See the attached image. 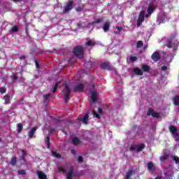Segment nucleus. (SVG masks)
I'll list each match as a JSON object with an SVG mask.
<instances>
[{
    "label": "nucleus",
    "mask_w": 179,
    "mask_h": 179,
    "mask_svg": "<svg viewBox=\"0 0 179 179\" xmlns=\"http://www.w3.org/2000/svg\"><path fill=\"white\" fill-rule=\"evenodd\" d=\"M73 52L77 58L82 59L85 55V48L83 46H76L73 50Z\"/></svg>",
    "instance_id": "obj_1"
},
{
    "label": "nucleus",
    "mask_w": 179,
    "mask_h": 179,
    "mask_svg": "<svg viewBox=\"0 0 179 179\" xmlns=\"http://www.w3.org/2000/svg\"><path fill=\"white\" fill-rule=\"evenodd\" d=\"M173 40H174V37H173V36L170 37L167 40L166 45L168 48H171L172 47H174V45H175L174 50H176V48L178 47V45L179 44L178 41H173Z\"/></svg>",
    "instance_id": "obj_2"
},
{
    "label": "nucleus",
    "mask_w": 179,
    "mask_h": 179,
    "mask_svg": "<svg viewBox=\"0 0 179 179\" xmlns=\"http://www.w3.org/2000/svg\"><path fill=\"white\" fill-rule=\"evenodd\" d=\"M169 131H170L171 134H172L173 137L176 141V142H178L179 141V134H178V132H177L176 127L173 125H170Z\"/></svg>",
    "instance_id": "obj_3"
},
{
    "label": "nucleus",
    "mask_w": 179,
    "mask_h": 179,
    "mask_svg": "<svg viewBox=\"0 0 179 179\" xmlns=\"http://www.w3.org/2000/svg\"><path fill=\"white\" fill-rule=\"evenodd\" d=\"M71 87H69V86H68V85H66L65 86V90H64V101L66 103H68L69 101V96L71 95Z\"/></svg>",
    "instance_id": "obj_4"
},
{
    "label": "nucleus",
    "mask_w": 179,
    "mask_h": 179,
    "mask_svg": "<svg viewBox=\"0 0 179 179\" xmlns=\"http://www.w3.org/2000/svg\"><path fill=\"white\" fill-rule=\"evenodd\" d=\"M73 8V1H69L66 6L64 7L63 13H68L70 10H72Z\"/></svg>",
    "instance_id": "obj_5"
},
{
    "label": "nucleus",
    "mask_w": 179,
    "mask_h": 179,
    "mask_svg": "<svg viewBox=\"0 0 179 179\" xmlns=\"http://www.w3.org/2000/svg\"><path fill=\"white\" fill-rule=\"evenodd\" d=\"M136 174V170L129 169V171L126 173V176L124 179H131L132 176H135Z\"/></svg>",
    "instance_id": "obj_6"
},
{
    "label": "nucleus",
    "mask_w": 179,
    "mask_h": 179,
    "mask_svg": "<svg viewBox=\"0 0 179 179\" xmlns=\"http://www.w3.org/2000/svg\"><path fill=\"white\" fill-rule=\"evenodd\" d=\"M100 69H104L106 71H111V66L109 63L104 62L100 65Z\"/></svg>",
    "instance_id": "obj_7"
},
{
    "label": "nucleus",
    "mask_w": 179,
    "mask_h": 179,
    "mask_svg": "<svg viewBox=\"0 0 179 179\" xmlns=\"http://www.w3.org/2000/svg\"><path fill=\"white\" fill-rule=\"evenodd\" d=\"M85 89V85L82 83H80L75 86L74 87V92L76 93L78 92H83Z\"/></svg>",
    "instance_id": "obj_8"
},
{
    "label": "nucleus",
    "mask_w": 179,
    "mask_h": 179,
    "mask_svg": "<svg viewBox=\"0 0 179 179\" xmlns=\"http://www.w3.org/2000/svg\"><path fill=\"white\" fill-rule=\"evenodd\" d=\"M151 58L155 62H157V61H159V59L161 58L160 53H159V52H155L152 55Z\"/></svg>",
    "instance_id": "obj_9"
},
{
    "label": "nucleus",
    "mask_w": 179,
    "mask_h": 179,
    "mask_svg": "<svg viewBox=\"0 0 179 179\" xmlns=\"http://www.w3.org/2000/svg\"><path fill=\"white\" fill-rule=\"evenodd\" d=\"M78 120L83 122V124H89V113L85 114L83 117H78Z\"/></svg>",
    "instance_id": "obj_10"
},
{
    "label": "nucleus",
    "mask_w": 179,
    "mask_h": 179,
    "mask_svg": "<svg viewBox=\"0 0 179 179\" xmlns=\"http://www.w3.org/2000/svg\"><path fill=\"white\" fill-rule=\"evenodd\" d=\"M155 10L156 8H155V5L153 3H150L147 9V12L148 15H152V13H153V12H155Z\"/></svg>",
    "instance_id": "obj_11"
},
{
    "label": "nucleus",
    "mask_w": 179,
    "mask_h": 179,
    "mask_svg": "<svg viewBox=\"0 0 179 179\" xmlns=\"http://www.w3.org/2000/svg\"><path fill=\"white\" fill-rule=\"evenodd\" d=\"M67 174L66 176V179H72L73 177V166L70 167V171L66 172Z\"/></svg>",
    "instance_id": "obj_12"
},
{
    "label": "nucleus",
    "mask_w": 179,
    "mask_h": 179,
    "mask_svg": "<svg viewBox=\"0 0 179 179\" xmlns=\"http://www.w3.org/2000/svg\"><path fill=\"white\" fill-rule=\"evenodd\" d=\"M132 71L134 73H136V75H138L139 76H142L143 75V71H142V69H140L138 67L133 69Z\"/></svg>",
    "instance_id": "obj_13"
},
{
    "label": "nucleus",
    "mask_w": 179,
    "mask_h": 179,
    "mask_svg": "<svg viewBox=\"0 0 179 179\" xmlns=\"http://www.w3.org/2000/svg\"><path fill=\"white\" fill-rule=\"evenodd\" d=\"M36 131H37V127H33V128L30 130V131H29V136L30 138H36V136H34V134H36Z\"/></svg>",
    "instance_id": "obj_14"
},
{
    "label": "nucleus",
    "mask_w": 179,
    "mask_h": 179,
    "mask_svg": "<svg viewBox=\"0 0 179 179\" xmlns=\"http://www.w3.org/2000/svg\"><path fill=\"white\" fill-rule=\"evenodd\" d=\"M103 30L105 33H107L110 30V22H106L103 24Z\"/></svg>",
    "instance_id": "obj_15"
},
{
    "label": "nucleus",
    "mask_w": 179,
    "mask_h": 179,
    "mask_svg": "<svg viewBox=\"0 0 179 179\" xmlns=\"http://www.w3.org/2000/svg\"><path fill=\"white\" fill-rule=\"evenodd\" d=\"M91 99L92 100L93 103H96L97 101V92L96 91L91 92Z\"/></svg>",
    "instance_id": "obj_16"
},
{
    "label": "nucleus",
    "mask_w": 179,
    "mask_h": 179,
    "mask_svg": "<svg viewBox=\"0 0 179 179\" xmlns=\"http://www.w3.org/2000/svg\"><path fill=\"white\" fill-rule=\"evenodd\" d=\"M148 170L150 172L153 171V169H155V164L152 162H149L147 164Z\"/></svg>",
    "instance_id": "obj_17"
},
{
    "label": "nucleus",
    "mask_w": 179,
    "mask_h": 179,
    "mask_svg": "<svg viewBox=\"0 0 179 179\" xmlns=\"http://www.w3.org/2000/svg\"><path fill=\"white\" fill-rule=\"evenodd\" d=\"M37 175L39 179H47V175L43 171H38Z\"/></svg>",
    "instance_id": "obj_18"
},
{
    "label": "nucleus",
    "mask_w": 179,
    "mask_h": 179,
    "mask_svg": "<svg viewBox=\"0 0 179 179\" xmlns=\"http://www.w3.org/2000/svg\"><path fill=\"white\" fill-rule=\"evenodd\" d=\"M5 104H10V96L9 94H6L4 96Z\"/></svg>",
    "instance_id": "obj_19"
},
{
    "label": "nucleus",
    "mask_w": 179,
    "mask_h": 179,
    "mask_svg": "<svg viewBox=\"0 0 179 179\" xmlns=\"http://www.w3.org/2000/svg\"><path fill=\"white\" fill-rule=\"evenodd\" d=\"M138 20L145 22V11H141L138 16Z\"/></svg>",
    "instance_id": "obj_20"
},
{
    "label": "nucleus",
    "mask_w": 179,
    "mask_h": 179,
    "mask_svg": "<svg viewBox=\"0 0 179 179\" xmlns=\"http://www.w3.org/2000/svg\"><path fill=\"white\" fill-rule=\"evenodd\" d=\"M85 45L88 47H94V45H96V43L93 42L92 40H90L86 42Z\"/></svg>",
    "instance_id": "obj_21"
},
{
    "label": "nucleus",
    "mask_w": 179,
    "mask_h": 179,
    "mask_svg": "<svg viewBox=\"0 0 179 179\" xmlns=\"http://www.w3.org/2000/svg\"><path fill=\"white\" fill-rule=\"evenodd\" d=\"M145 148V144H141L136 147V150L137 152H142V150H143Z\"/></svg>",
    "instance_id": "obj_22"
},
{
    "label": "nucleus",
    "mask_w": 179,
    "mask_h": 179,
    "mask_svg": "<svg viewBox=\"0 0 179 179\" xmlns=\"http://www.w3.org/2000/svg\"><path fill=\"white\" fill-rule=\"evenodd\" d=\"M142 69L143 72H149V71H150V67L148 65L143 64L142 66Z\"/></svg>",
    "instance_id": "obj_23"
},
{
    "label": "nucleus",
    "mask_w": 179,
    "mask_h": 179,
    "mask_svg": "<svg viewBox=\"0 0 179 179\" xmlns=\"http://www.w3.org/2000/svg\"><path fill=\"white\" fill-rule=\"evenodd\" d=\"M72 143H73V145H79V143H80V140H79V138L76 137V138H73Z\"/></svg>",
    "instance_id": "obj_24"
},
{
    "label": "nucleus",
    "mask_w": 179,
    "mask_h": 179,
    "mask_svg": "<svg viewBox=\"0 0 179 179\" xmlns=\"http://www.w3.org/2000/svg\"><path fill=\"white\" fill-rule=\"evenodd\" d=\"M22 131H23V125L22 124V123H19L17 124V132L18 134H20V132H22Z\"/></svg>",
    "instance_id": "obj_25"
},
{
    "label": "nucleus",
    "mask_w": 179,
    "mask_h": 179,
    "mask_svg": "<svg viewBox=\"0 0 179 179\" xmlns=\"http://www.w3.org/2000/svg\"><path fill=\"white\" fill-rule=\"evenodd\" d=\"M173 104L175 106H179V96H176L173 99Z\"/></svg>",
    "instance_id": "obj_26"
},
{
    "label": "nucleus",
    "mask_w": 179,
    "mask_h": 179,
    "mask_svg": "<svg viewBox=\"0 0 179 179\" xmlns=\"http://www.w3.org/2000/svg\"><path fill=\"white\" fill-rule=\"evenodd\" d=\"M16 163H17V158L13 157L10 161V164L12 166H16Z\"/></svg>",
    "instance_id": "obj_27"
},
{
    "label": "nucleus",
    "mask_w": 179,
    "mask_h": 179,
    "mask_svg": "<svg viewBox=\"0 0 179 179\" xmlns=\"http://www.w3.org/2000/svg\"><path fill=\"white\" fill-rule=\"evenodd\" d=\"M58 171L59 173H68V171H66V169H65V168H64V166H59L58 168Z\"/></svg>",
    "instance_id": "obj_28"
},
{
    "label": "nucleus",
    "mask_w": 179,
    "mask_h": 179,
    "mask_svg": "<svg viewBox=\"0 0 179 179\" xmlns=\"http://www.w3.org/2000/svg\"><path fill=\"white\" fill-rule=\"evenodd\" d=\"M45 142L46 143L47 145V148L50 149V136H48L45 139Z\"/></svg>",
    "instance_id": "obj_29"
},
{
    "label": "nucleus",
    "mask_w": 179,
    "mask_h": 179,
    "mask_svg": "<svg viewBox=\"0 0 179 179\" xmlns=\"http://www.w3.org/2000/svg\"><path fill=\"white\" fill-rule=\"evenodd\" d=\"M59 83H61V81L57 82L55 84L53 90H52V93H55V92H57V90H58V85H59Z\"/></svg>",
    "instance_id": "obj_30"
},
{
    "label": "nucleus",
    "mask_w": 179,
    "mask_h": 179,
    "mask_svg": "<svg viewBox=\"0 0 179 179\" xmlns=\"http://www.w3.org/2000/svg\"><path fill=\"white\" fill-rule=\"evenodd\" d=\"M171 158L174 160L176 164H179V157L178 156H171Z\"/></svg>",
    "instance_id": "obj_31"
},
{
    "label": "nucleus",
    "mask_w": 179,
    "mask_h": 179,
    "mask_svg": "<svg viewBox=\"0 0 179 179\" xmlns=\"http://www.w3.org/2000/svg\"><path fill=\"white\" fill-rule=\"evenodd\" d=\"M21 152L22 153L21 156V159L24 162V160H26V150H22Z\"/></svg>",
    "instance_id": "obj_32"
},
{
    "label": "nucleus",
    "mask_w": 179,
    "mask_h": 179,
    "mask_svg": "<svg viewBox=\"0 0 179 179\" xmlns=\"http://www.w3.org/2000/svg\"><path fill=\"white\" fill-rule=\"evenodd\" d=\"M10 31L11 33H17V31H19V28L17 26H14L12 27Z\"/></svg>",
    "instance_id": "obj_33"
},
{
    "label": "nucleus",
    "mask_w": 179,
    "mask_h": 179,
    "mask_svg": "<svg viewBox=\"0 0 179 179\" xmlns=\"http://www.w3.org/2000/svg\"><path fill=\"white\" fill-rule=\"evenodd\" d=\"M52 155L57 159H60L61 155L55 151L52 152Z\"/></svg>",
    "instance_id": "obj_34"
},
{
    "label": "nucleus",
    "mask_w": 179,
    "mask_h": 179,
    "mask_svg": "<svg viewBox=\"0 0 179 179\" xmlns=\"http://www.w3.org/2000/svg\"><path fill=\"white\" fill-rule=\"evenodd\" d=\"M141 47H143V41H138L137 42L136 48H141Z\"/></svg>",
    "instance_id": "obj_35"
},
{
    "label": "nucleus",
    "mask_w": 179,
    "mask_h": 179,
    "mask_svg": "<svg viewBox=\"0 0 179 179\" xmlns=\"http://www.w3.org/2000/svg\"><path fill=\"white\" fill-rule=\"evenodd\" d=\"M167 159H169V155H164L160 157L161 162H164L165 160H167Z\"/></svg>",
    "instance_id": "obj_36"
},
{
    "label": "nucleus",
    "mask_w": 179,
    "mask_h": 179,
    "mask_svg": "<svg viewBox=\"0 0 179 179\" xmlns=\"http://www.w3.org/2000/svg\"><path fill=\"white\" fill-rule=\"evenodd\" d=\"M50 96H51L50 94H47L44 95V96H43L44 101L45 102L47 101L50 99Z\"/></svg>",
    "instance_id": "obj_37"
},
{
    "label": "nucleus",
    "mask_w": 179,
    "mask_h": 179,
    "mask_svg": "<svg viewBox=\"0 0 179 179\" xmlns=\"http://www.w3.org/2000/svg\"><path fill=\"white\" fill-rule=\"evenodd\" d=\"M6 92V88L5 87H1L0 88V93L1 94H3V93Z\"/></svg>",
    "instance_id": "obj_38"
},
{
    "label": "nucleus",
    "mask_w": 179,
    "mask_h": 179,
    "mask_svg": "<svg viewBox=\"0 0 179 179\" xmlns=\"http://www.w3.org/2000/svg\"><path fill=\"white\" fill-rule=\"evenodd\" d=\"M153 113H155V111H153V109L149 108L147 113V115L148 116L152 115Z\"/></svg>",
    "instance_id": "obj_39"
},
{
    "label": "nucleus",
    "mask_w": 179,
    "mask_h": 179,
    "mask_svg": "<svg viewBox=\"0 0 179 179\" xmlns=\"http://www.w3.org/2000/svg\"><path fill=\"white\" fill-rule=\"evenodd\" d=\"M142 23H143V21L142 20H137V27H141L142 26Z\"/></svg>",
    "instance_id": "obj_40"
},
{
    "label": "nucleus",
    "mask_w": 179,
    "mask_h": 179,
    "mask_svg": "<svg viewBox=\"0 0 179 179\" xmlns=\"http://www.w3.org/2000/svg\"><path fill=\"white\" fill-rule=\"evenodd\" d=\"M92 114L94 115L96 118H100V115L99 113H96V110H92Z\"/></svg>",
    "instance_id": "obj_41"
},
{
    "label": "nucleus",
    "mask_w": 179,
    "mask_h": 179,
    "mask_svg": "<svg viewBox=\"0 0 179 179\" xmlns=\"http://www.w3.org/2000/svg\"><path fill=\"white\" fill-rule=\"evenodd\" d=\"M18 174L20 175V176H24V174H26V171H24V170H20V171H18Z\"/></svg>",
    "instance_id": "obj_42"
},
{
    "label": "nucleus",
    "mask_w": 179,
    "mask_h": 179,
    "mask_svg": "<svg viewBox=\"0 0 179 179\" xmlns=\"http://www.w3.org/2000/svg\"><path fill=\"white\" fill-rule=\"evenodd\" d=\"M35 65L37 69L40 68V64H38V60L37 59V57H35Z\"/></svg>",
    "instance_id": "obj_43"
},
{
    "label": "nucleus",
    "mask_w": 179,
    "mask_h": 179,
    "mask_svg": "<svg viewBox=\"0 0 179 179\" xmlns=\"http://www.w3.org/2000/svg\"><path fill=\"white\" fill-rule=\"evenodd\" d=\"M136 59H138V58L136 57H135V56L130 57L131 62H135V61H136Z\"/></svg>",
    "instance_id": "obj_44"
},
{
    "label": "nucleus",
    "mask_w": 179,
    "mask_h": 179,
    "mask_svg": "<svg viewBox=\"0 0 179 179\" xmlns=\"http://www.w3.org/2000/svg\"><path fill=\"white\" fill-rule=\"evenodd\" d=\"M152 116L154 117V118H159V114L157 112H153Z\"/></svg>",
    "instance_id": "obj_45"
},
{
    "label": "nucleus",
    "mask_w": 179,
    "mask_h": 179,
    "mask_svg": "<svg viewBox=\"0 0 179 179\" xmlns=\"http://www.w3.org/2000/svg\"><path fill=\"white\" fill-rule=\"evenodd\" d=\"M78 163H83V157L78 156Z\"/></svg>",
    "instance_id": "obj_46"
},
{
    "label": "nucleus",
    "mask_w": 179,
    "mask_h": 179,
    "mask_svg": "<svg viewBox=\"0 0 179 179\" xmlns=\"http://www.w3.org/2000/svg\"><path fill=\"white\" fill-rule=\"evenodd\" d=\"M49 134H55V129H50L48 131Z\"/></svg>",
    "instance_id": "obj_47"
},
{
    "label": "nucleus",
    "mask_w": 179,
    "mask_h": 179,
    "mask_svg": "<svg viewBox=\"0 0 179 179\" xmlns=\"http://www.w3.org/2000/svg\"><path fill=\"white\" fill-rule=\"evenodd\" d=\"M135 150V145H132L130 147V152H134Z\"/></svg>",
    "instance_id": "obj_48"
},
{
    "label": "nucleus",
    "mask_w": 179,
    "mask_h": 179,
    "mask_svg": "<svg viewBox=\"0 0 179 179\" xmlns=\"http://www.w3.org/2000/svg\"><path fill=\"white\" fill-rule=\"evenodd\" d=\"M101 22V18H98L96 20H95V23L99 24Z\"/></svg>",
    "instance_id": "obj_49"
},
{
    "label": "nucleus",
    "mask_w": 179,
    "mask_h": 179,
    "mask_svg": "<svg viewBox=\"0 0 179 179\" xmlns=\"http://www.w3.org/2000/svg\"><path fill=\"white\" fill-rule=\"evenodd\" d=\"M167 69V66H163L162 68H161V71H166Z\"/></svg>",
    "instance_id": "obj_50"
},
{
    "label": "nucleus",
    "mask_w": 179,
    "mask_h": 179,
    "mask_svg": "<svg viewBox=\"0 0 179 179\" xmlns=\"http://www.w3.org/2000/svg\"><path fill=\"white\" fill-rule=\"evenodd\" d=\"M98 111L99 114H103V109H101V108H98Z\"/></svg>",
    "instance_id": "obj_51"
},
{
    "label": "nucleus",
    "mask_w": 179,
    "mask_h": 179,
    "mask_svg": "<svg viewBox=\"0 0 179 179\" xmlns=\"http://www.w3.org/2000/svg\"><path fill=\"white\" fill-rule=\"evenodd\" d=\"M25 33H26L27 36H29V28L28 27L25 28Z\"/></svg>",
    "instance_id": "obj_52"
},
{
    "label": "nucleus",
    "mask_w": 179,
    "mask_h": 179,
    "mask_svg": "<svg viewBox=\"0 0 179 179\" xmlns=\"http://www.w3.org/2000/svg\"><path fill=\"white\" fill-rule=\"evenodd\" d=\"M116 29H117V30H118V31H121V30H122V27H117Z\"/></svg>",
    "instance_id": "obj_53"
},
{
    "label": "nucleus",
    "mask_w": 179,
    "mask_h": 179,
    "mask_svg": "<svg viewBox=\"0 0 179 179\" xmlns=\"http://www.w3.org/2000/svg\"><path fill=\"white\" fill-rule=\"evenodd\" d=\"M13 80H17V76H16V74H15V75L13 76Z\"/></svg>",
    "instance_id": "obj_54"
},
{
    "label": "nucleus",
    "mask_w": 179,
    "mask_h": 179,
    "mask_svg": "<svg viewBox=\"0 0 179 179\" xmlns=\"http://www.w3.org/2000/svg\"><path fill=\"white\" fill-rule=\"evenodd\" d=\"M20 59H26V56L22 55L20 57Z\"/></svg>",
    "instance_id": "obj_55"
},
{
    "label": "nucleus",
    "mask_w": 179,
    "mask_h": 179,
    "mask_svg": "<svg viewBox=\"0 0 179 179\" xmlns=\"http://www.w3.org/2000/svg\"><path fill=\"white\" fill-rule=\"evenodd\" d=\"M55 122H57V123L61 122V120H59V119H55Z\"/></svg>",
    "instance_id": "obj_56"
},
{
    "label": "nucleus",
    "mask_w": 179,
    "mask_h": 179,
    "mask_svg": "<svg viewBox=\"0 0 179 179\" xmlns=\"http://www.w3.org/2000/svg\"><path fill=\"white\" fill-rule=\"evenodd\" d=\"M81 10H82V8H81L80 7H78V8H76V10H77L78 12H80Z\"/></svg>",
    "instance_id": "obj_57"
},
{
    "label": "nucleus",
    "mask_w": 179,
    "mask_h": 179,
    "mask_svg": "<svg viewBox=\"0 0 179 179\" xmlns=\"http://www.w3.org/2000/svg\"><path fill=\"white\" fill-rule=\"evenodd\" d=\"M146 49H148V45H145L143 46V50H146Z\"/></svg>",
    "instance_id": "obj_58"
},
{
    "label": "nucleus",
    "mask_w": 179,
    "mask_h": 179,
    "mask_svg": "<svg viewBox=\"0 0 179 179\" xmlns=\"http://www.w3.org/2000/svg\"><path fill=\"white\" fill-rule=\"evenodd\" d=\"M155 179H162V176H157Z\"/></svg>",
    "instance_id": "obj_59"
},
{
    "label": "nucleus",
    "mask_w": 179,
    "mask_h": 179,
    "mask_svg": "<svg viewBox=\"0 0 179 179\" xmlns=\"http://www.w3.org/2000/svg\"><path fill=\"white\" fill-rule=\"evenodd\" d=\"M22 0H14V2H20Z\"/></svg>",
    "instance_id": "obj_60"
},
{
    "label": "nucleus",
    "mask_w": 179,
    "mask_h": 179,
    "mask_svg": "<svg viewBox=\"0 0 179 179\" xmlns=\"http://www.w3.org/2000/svg\"><path fill=\"white\" fill-rule=\"evenodd\" d=\"M115 34H120V32L115 31Z\"/></svg>",
    "instance_id": "obj_61"
},
{
    "label": "nucleus",
    "mask_w": 179,
    "mask_h": 179,
    "mask_svg": "<svg viewBox=\"0 0 179 179\" xmlns=\"http://www.w3.org/2000/svg\"><path fill=\"white\" fill-rule=\"evenodd\" d=\"M145 17H149V15L148 14H147V15H145Z\"/></svg>",
    "instance_id": "obj_62"
},
{
    "label": "nucleus",
    "mask_w": 179,
    "mask_h": 179,
    "mask_svg": "<svg viewBox=\"0 0 179 179\" xmlns=\"http://www.w3.org/2000/svg\"><path fill=\"white\" fill-rule=\"evenodd\" d=\"M71 152H72V153H73V150H71Z\"/></svg>",
    "instance_id": "obj_63"
},
{
    "label": "nucleus",
    "mask_w": 179,
    "mask_h": 179,
    "mask_svg": "<svg viewBox=\"0 0 179 179\" xmlns=\"http://www.w3.org/2000/svg\"><path fill=\"white\" fill-rule=\"evenodd\" d=\"M0 142H1V138H0Z\"/></svg>",
    "instance_id": "obj_64"
}]
</instances>
